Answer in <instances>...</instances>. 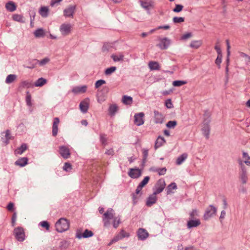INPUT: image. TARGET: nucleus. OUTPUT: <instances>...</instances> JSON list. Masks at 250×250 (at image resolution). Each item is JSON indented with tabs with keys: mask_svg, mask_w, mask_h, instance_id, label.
<instances>
[{
	"mask_svg": "<svg viewBox=\"0 0 250 250\" xmlns=\"http://www.w3.org/2000/svg\"><path fill=\"white\" fill-rule=\"evenodd\" d=\"M103 221L105 226H108L110 221H112L114 228H117L120 223V219L118 217L114 216V211L112 209L107 210L104 214Z\"/></svg>",
	"mask_w": 250,
	"mask_h": 250,
	"instance_id": "obj_1",
	"label": "nucleus"
},
{
	"mask_svg": "<svg viewBox=\"0 0 250 250\" xmlns=\"http://www.w3.org/2000/svg\"><path fill=\"white\" fill-rule=\"evenodd\" d=\"M55 227L57 231L62 232L68 229L69 223L67 219L61 218L56 222Z\"/></svg>",
	"mask_w": 250,
	"mask_h": 250,
	"instance_id": "obj_2",
	"label": "nucleus"
},
{
	"mask_svg": "<svg viewBox=\"0 0 250 250\" xmlns=\"http://www.w3.org/2000/svg\"><path fill=\"white\" fill-rule=\"evenodd\" d=\"M14 234L19 241H22L24 240L25 233L22 228L20 227L16 228L14 230Z\"/></svg>",
	"mask_w": 250,
	"mask_h": 250,
	"instance_id": "obj_3",
	"label": "nucleus"
},
{
	"mask_svg": "<svg viewBox=\"0 0 250 250\" xmlns=\"http://www.w3.org/2000/svg\"><path fill=\"white\" fill-rule=\"evenodd\" d=\"M166 183L164 179H161L159 180L156 184L155 187V194H157L161 193L165 188Z\"/></svg>",
	"mask_w": 250,
	"mask_h": 250,
	"instance_id": "obj_4",
	"label": "nucleus"
},
{
	"mask_svg": "<svg viewBox=\"0 0 250 250\" xmlns=\"http://www.w3.org/2000/svg\"><path fill=\"white\" fill-rule=\"evenodd\" d=\"M216 211V209L214 207L211 206L208 207L207 208L206 212L204 215V219H208L210 217H212L214 214H215Z\"/></svg>",
	"mask_w": 250,
	"mask_h": 250,
	"instance_id": "obj_5",
	"label": "nucleus"
},
{
	"mask_svg": "<svg viewBox=\"0 0 250 250\" xmlns=\"http://www.w3.org/2000/svg\"><path fill=\"white\" fill-rule=\"evenodd\" d=\"M145 114L143 112L137 113L134 115V123L137 125H141L144 123Z\"/></svg>",
	"mask_w": 250,
	"mask_h": 250,
	"instance_id": "obj_6",
	"label": "nucleus"
},
{
	"mask_svg": "<svg viewBox=\"0 0 250 250\" xmlns=\"http://www.w3.org/2000/svg\"><path fill=\"white\" fill-rule=\"evenodd\" d=\"M72 29V26L68 23H64L60 27V31L63 35L69 34Z\"/></svg>",
	"mask_w": 250,
	"mask_h": 250,
	"instance_id": "obj_7",
	"label": "nucleus"
},
{
	"mask_svg": "<svg viewBox=\"0 0 250 250\" xmlns=\"http://www.w3.org/2000/svg\"><path fill=\"white\" fill-rule=\"evenodd\" d=\"M60 153L64 158H68L70 155V149L68 146H61L60 147Z\"/></svg>",
	"mask_w": 250,
	"mask_h": 250,
	"instance_id": "obj_8",
	"label": "nucleus"
},
{
	"mask_svg": "<svg viewBox=\"0 0 250 250\" xmlns=\"http://www.w3.org/2000/svg\"><path fill=\"white\" fill-rule=\"evenodd\" d=\"M129 236V234L128 232L124 231V230H122L120 233L119 235L115 237L111 241V242L109 243L108 245H111L113 243L118 241L120 239H122V238H125V237H128Z\"/></svg>",
	"mask_w": 250,
	"mask_h": 250,
	"instance_id": "obj_9",
	"label": "nucleus"
},
{
	"mask_svg": "<svg viewBox=\"0 0 250 250\" xmlns=\"http://www.w3.org/2000/svg\"><path fill=\"white\" fill-rule=\"evenodd\" d=\"M90 100L88 98L85 99L80 104V108L83 112H86L88 108Z\"/></svg>",
	"mask_w": 250,
	"mask_h": 250,
	"instance_id": "obj_10",
	"label": "nucleus"
},
{
	"mask_svg": "<svg viewBox=\"0 0 250 250\" xmlns=\"http://www.w3.org/2000/svg\"><path fill=\"white\" fill-rule=\"evenodd\" d=\"M141 174V170L138 168H130L128 172L129 176L132 178H137Z\"/></svg>",
	"mask_w": 250,
	"mask_h": 250,
	"instance_id": "obj_11",
	"label": "nucleus"
},
{
	"mask_svg": "<svg viewBox=\"0 0 250 250\" xmlns=\"http://www.w3.org/2000/svg\"><path fill=\"white\" fill-rule=\"evenodd\" d=\"M160 43L158 46L162 49H166L170 44V40L167 38H163L160 39Z\"/></svg>",
	"mask_w": 250,
	"mask_h": 250,
	"instance_id": "obj_12",
	"label": "nucleus"
},
{
	"mask_svg": "<svg viewBox=\"0 0 250 250\" xmlns=\"http://www.w3.org/2000/svg\"><path fill=\"white\" fill-rule=\"evenodd\" d=\"M87 86L85 85L78 86L74 87L72 89V92L75 94H82L86 92Z\"/></svg>",
	"mask_w": 250,
	"mask_h": 250,
	"instance_id": "obj_13",
	"label": "nucleus"
},
{
	"mask_svg": "<svg viewBox=\"0 0 250 250\" xmlns=\"http://www.w3.org/2000/svg\"><path fill=\"white\" fill-rule=\"evenodd\" d=\"M60 123V120L58 118H55L53 121L52 126V135L56 136L57 134L58 131V125Z\"/></svg>",
	"mask_w": 250,
	"mask_h": 250,
	"instance_id": "obj_14",
	"label": "nucleus"
},
{
	"mask_svg": "<svg viewBox=\"0 0 250 250\" xmlns=\"http://www.w3.org/2000/svg\"><path fill=\"white\" fill-rule=\"evenodd\" d=\"M141 3L142 6L147 10L153 7V2L151 0H141Z\"/></svg>",
	"mask_w": 250,
	"mask_h": 250,
	"instance_id": "obj_15",
	"label": "nucleus"
},
{
	"mask_svg": "<svg viewBox=\"0 0 250 250\" xmlns=\"http://www.w3.org/2000/svg\"><path fill=\"white\" fill-rule=\"evenodd\" d=\"M154 119L155 122L157 124H161L164 120L163 115L157 111L154 112Z\"/></svg>",
	"mask_w": 250,
	"mask_h": 250,
	"instance_id": "obj_16",
	"label": "nucleus"
},
{
	"mask_svg": "<svg viewBox=\"0 0 250 250\" xmlns=\"http://www.w3.org/2000/svg\"><path fill=\"white\" fill-rule=\"evenodd\" d=\"M137 235L139 239L144 240L147 237L148 234L145 229H140L138 231Z\"/></svg>",
	"mask_w": 250,
	"mask_h": 250,
	"instance_id": "obj_17",
	"label": "nucleus"
},
{
	"mask_svg": "<svg viewBox=\"0 0 250 250\" xmlns=\"http://www.w3.org/2000/svg\"><path fill=\"white\" fill-rule=\"evenodd\" d=\"M200 221L199 219H191L188 222L187 226L188 228L196 227L200 225Z\"/></svg>",
	"mask_w": 250,
	"mask_h": 250,
	"instance_id": "obj_18",
	"label": "nucleus"
},
{
	"mask_svg": "<svg viewBox=\"0 0 250 250\" xmlns=\"http://www.w3.org/2000/svg\"><path fill=\"white\" fill-rule=\"evenodd\" d=\"M93 233L91 230H89L88 229H86L83 233H80L78 232L77 233V236L78 238H81L82 237L87 238L89 237H91L93 235Z\"/></svg>",
	"mask_w": 250,
	"mask_h": 250,
	"instance_id": "obj_19",
	"label": "nucleus"
},
{
	"mask_svg": "<svg viewBox=\"0 0 250 250\" xmlns=\"http://www.w3.org/2000/svg\"><path fill=\"white\" fill-rule=\"evenodd\" d=\"M202 130L204 135L206 136L207 138H208L209 132V127L208 121H207L206 123H204L203 124Z\"/></svg>",
	"mask_w": 250,
	"mask_h": 250,
	"instance_id": "obj_20",
	"label": "nucleus"
},
{
	"mask_svg": "<svg viewBox=\"0 0 250 250\" xmlns=\"http://www.w3.org/2000/svg\"><path fill=\"white\" fill-rule=\"evenodd\" d=\"M156 195L155 194V192H154L153 194L150 195L147 199V202H146V205L147 206H151L153 204H154L156 200H157V197Z\"/></svg>",
	"mask_w": 250,
	"mask_h": 250,
	"instance_id": "obj_21",
	"label": "nucleus"
},
{
	"mask_svg": "<svg viewBox=\"0 0 250 250\" xmlns=\"http://www.w3.org/2000/svg\"><path fill=\"white\" fill-rule=\"evenodd\" d=\"M75 6H70L64 10V15L65 17L73 16L75 10Z\"/></svg>",
	"mask_w": 250,
	"mask_h": 250,
	"instance_id": "obj_22",
	"label": "nucleus"
},
{
	"mask_svg": "<svg viewBox=\"0 0 250 250\" xmlns=\"http://www.w3.org/2000/svg\"><path fill=\"white\" fill-rule=\"evenodd\" d=\"M28 159L27 158H21L18 159L16 162L15 165L20 167L25 166L27 164Z\"/></svg>",
	"mask_w": 250,
	"mask_h": 250,
	"instance_id": "obj_23",
	"label": "nucleus"
},
{
	"mask_svg": "<svg viewBox=\"0 0 250 250\" xmlns=\"http://www.w3.org/2000/svg\"><path fill=\"white\" fill-rule=\"evenodd\" d=\"M5 7L8 11L13 12L16 10V5L14 2L9 1L6 4Z\"/></svg>",
	"mask_w": 250,
	"mask_h": 250,
	"instance_id": "obj_24",
	"label": "nucleus"
},
{
	"mask_svg": "<svg viewBox=\"0 0 250 250\" xmlns=\"http://www.w3.org/2000/svg\"><path fill=\"white\" fill-rule=\"evenodd\" d=\"M27 148V146L26 144H22L21 147L17 148L15 150V154L16 155L21 154L25 151Z\"/></svg>",
	"mask_w": 250,
	"mask_h": 250,
	"instance_id": "obj_25",
	"label": "nucleus"
},
{
	"mask_svg": "<svg viewBox=\"0 0 250 250\" xmlns=\"http://www.w3.org/2000/svg\"><path fill=\"white\" fill-rule=\"evenodd\" d=\"M166 141L163 137H159L156 140L155 148V149L158 148V147L161 146L165 143Z\"/></svg>",
	"mask_w": 250,
	"mask_h": 250,
	"instance_id": "obj_26",
	"label": "nucleus"
},
{
	"mask_svg": "<svg viewBox=\"0 0 250 250\" xmlns=\"http://www.w3.org/2000/svg\"><path fill=\"white\" fill-rule=\"evenodd\" d=\"M148 65L151 70H159L160 68L159 63L156 62H150Z\"/></svg>",
	"mask_w": 250,
	"mask_h": 250,
	"instance_id": "obj_27",
	"label": "nucleus"
},
{
	"mask_svg": "<svg viewBox=\"0 0 250 250\" xmlns=\"http://www.w3.org/2000/svg\"><path fill=\"white\" fill-rule=\"evenodd\" d=\"M114 62L122 61L124 58V55L122 53L113 54L111 56Z\"/></svg>",
	"mask_w": 250,
	"mask_h": 250,
	"instance_id": "obj_28",
	"label": "nucleus"
},
{
	"mask_svg": "<svg viewBox=\"0 0 250 250\" xmlns=\"http://www.w3.org/2000/svg\"><path fill=\"white\" fill-rule=\"evenodd\" d=\"M188 157V154L187 153H183L181 156L178 157L176 160L177 165L181 164Z\"/></svg>",
	"mask_w": 250,
	"mask_h": 250,
	"instance_id": "obj_29",
	"label": "nucleus"
},
{
	"mask_svg": "<svg viewBox=\"0 0 250 250\" xmlns=\"http://www.w3.org/2000/svg\"><path fill=\"white\" fill-rule=\"evenodd\" d=\"M34 84L31 81H25L21 82L20 84V86L22 87H33Z\"/></svg>",
	"mask_w": 250,
	"mask_h": 250,
	"instance_id": "obj_30",
	"label": "nucleus"
},
{
	"mask_svg": "<svg viewBox=\"0 0 250 250\" xmlns=\"http://www.w3.org/2000/svg\"><path fill=\"white\" fill-rule=\"evenodd\" d=\"M48 8L45 6L41 7L39 10L40 14L43 17H47L48 13Z\"/></svg>",
	"mask_w": 250,
	"mask_h": 250,
	"instance_id": "obj_31",
	"label": "nucleus"
},
{
	"mask_svg": "<svg viewBox=\"0 0 250 250\" xmlns=\"http://www.w3.org/2000/svg\"><path fill=\"white\" fill-rule=\"evenodd\" d=\"M177 188L176 184L175 183H172L171 184L168 185L167 188V194H169L173 193V190H175Z\"/></svg>",
	"mask_w": 250,
	"mask_h": 250,
	"instance_id": "obj_32",
	"label": "nucleus"
},
{
	"mask_svg": "<svg viewBox=\"0 0 250 250\" xmlns=\"http://www.w3.org/2000/svg\"><path fill=\"white\" fill-rule=\"evenodd\" d=\"M123 103L126 105H131L132 103V98L130 96H124L122 99Z\"/></svg>",
	"mask_w": 250,
	"mask_h": 250,
	"instance_id": "obj_33",
	"label": "nucleus"
},
{
	"mask_svg": "<svg viewBox=\"0 0 250 250\" xmlns=\"http://www.w3.org/2000/svg\"><path fill=\"white\" fill-rule=\"evenodd\" d=\"M240 181L243 184H245L247 182V180H248V177H247V176L246 174V172L243 169H242V172L240 174Z\"/></svg>",
	"mask_w": 250,
	"mask_h": 250,
	"instance_id": "obj_34",
	"label": "nucleus"
},
{
	"mask_svg": "<svg viewBox=\"0 0 250 250\" xmlns=\"http://www.w3.org/2000/svg\"><path fill=\"white\" fill-rule=\"evenodd\" d=\"M12 19L15 21L21 22H24L23 17L20 14H14L12 16Z\"/></svg>",
	"mask_w": 250,
	"mask_h": 250,
	"instance_id": "obj_35",
	"label": "nucleus"
},
{
	"mask_svg": "<svg viewBox=\"0 0 250 250\" xmlns=\"http://www.w3.org/2000/svg\"><path fill=\"white\" fill-rule=\"evenodd\" d=\"M34 35L37 38L43 37L44 35V32L42 29H38L34 32Z\"/></svg>",
	"mask_w": 250,
	"mask_h": 250,
	"instance_id": "obj_36",
	"label": "nucleus"
},
{
	"mask_svg": "<svg viewBox=\"0 0 250 250\" xmlns=\"http://www.w3.org/2000/svg\"><path fill=\"white\" fill-rule=\"evenodd\" d=\"M46 81L45 79L43 78H40L35 83L34 85L36 86H42L46 83Z\"/></svg>",
	"mask_w": 250,
	"mask_h": 250,
	"instance_id": "obj_37",
	"label": "nucleus"
},
{
	"mask_svg": "<svg viewBox=\"0 0 250 250\" xmlns=\"http://www.w3.org/2000/svg\"><path fill=\"white\" fill-rule=\"evenodd\" d=\"M202 44V42L199 41H193L190 43V47L193 48H198Z\"/></svg>",
	"mask_w": 250,
	"mask_h": 250,
	"instance_id": "obj_38",
	"label": "nucleus"
},
{
	"mask_svg": "<svg viewBox=\"0 0 250 250\" xmlns=\"http://www.w3.org/2000/svg\"><path fill=\"white\" fill-rule=\"evenodd\" d=\"M118 106L116 104H112L110 106L109 111L111 115H113L118 110Z\"/></svg>",
	"mask_w": 250,
	"mask_h": 250,
	"instance_id": "obj_39",
	"label": "nucleus"
},
{
	"mask_svg": "<svg viewBox=\"0 0 250 250\" xmlns=\"http://www.w3.org/2000/svg\"><path fill=\"white\" fill-rule=\"evenodd\" d=\"M16 78V76L15 75H9L6 79V83H10L13 82Z\"/></svg>",
	"mask_w": 250,
	"mask_h": 250,
	"instance_id": "obj_40",
	"label": "nucleus"
},
{
	"mask_svg": "<svg viewBox=\"0 0 250 250\" xmlns=\"http://www.w3.org/2000/svg\"><path fill=\"white\" fill-rule=\"evenodd\" d=\"M243 158L244 163L246 165H247L248 166L250 165V157L248 155V154L246 153H245V152L243 153Z\"/></svg>",
	"mask_w": 250,
	"mask_h": 250,
	"instance_id": "obj_41",
	"label": "nucleus"
},
{
	"mask_svg": "<svg viewBox=\"0 0 250 250\" xmlns=\"http://www.w3.org/2000/svg\"><path fill=\"white\" fill-rule=\"evenodd\" d=\"M177 125V122L175 121H170L166 125L167 127L169 128H174Z\"/></svg>",
	"mask_w": 250,
	"mask_h": 250,
	"instance_id": "obj_42",
	"label": "nucleus"
},
{
	"mask_svg": "<svg viewBox=\"0 0 250 250\" xmlns=\"http://www.w3.org/2000/svg\"><path fill=\"white\" fill-rule=\"evenodd\" d=\"M186 83L187 82L184 81H175L172 83L174 86H180Z\"/></svg>",
	"mask_w": 250,
	"mask_h": 250,
	"instance_id": "obj_43",
	"label": "nucleus"
},
{
	"mask_svg": "<svg viewBox=\"0 0 250 250\" xmlns=\"http://www.w3.org/2000/svg\"><path fill=\"white\" fill-rule=\"evenodd\" d=\"M149 179V177L148 176L145 177L143 180L140 183V185L144 187L148 183Z\"/></svg>",
	"mask_w": 250,
	"mask_h": 250,
	"instance_id": "obj_44",
	"label": "nucleus"
},
{
	"mask_svg": "<svg viewBox=\"0 0 250 250\" xmlns=\"http://www.w3.org/2000/svg\"><path fill=\"white\" fill-rule=\"evenodd\" d=\"M155 171L158 172L159 175H163L166 173L167 169L165 167L157 168Z\"/></svg>",
	"mask_w": 250,
	"mask_h": 250,
	"instance_id": "obj_45",
	"label": "nucleus"
},
{
	"mask_svg": "<svg viewBox=\"0 0 250 250\" xmlns=\"http://www.w3.org/2000/svg\"><path fill=\"white\" fill-rule=\"evenodd\" d=\"M173 21L174 23H181L184 21V18L182 17H174L173 19Z\"/></svg>",
	"mask_w": 250,
	"mask_h": 250,
	"instance_id": "obj_46",
	"label": "nucleus"
},
{
	"mask_svg": "<svg viewBox=\"0 0 250 250\" xmlns=\"http://www.w3.org/2000/svg\"><path fill=\"white\" fill-rule=\"evenodd\" d=\"M116 68L114 66L108 68L105 70V74L106 75H109L112 73L114 72L116 70Z\"/></svg>",
	"mask_w": 250,
	"mask_h": 250,
	"instance_id": "obj_47",
	"label": "nucleus"
},
{
	"mask_svg": "<svg viewBox=\"0 0 250 250\" xmlns=\"http://www.w3.org/2000/svg\"><path fill=\"white\" fill-rule=\"evenodd\" d=\"M165 105L167 108H171L173 107V104L170 99H167L165 102Z\"/></svg>",
	"mask_w": 250,
	"mask_h": 250,
	"instance_id": "obj_48",
	"label": "nucleus"
},
{
	"mask_svg": "<svg viewBox=\"0 0 250 250\" xmlns=\"http://www.w3.org/2000/svg\"><path fill=\"white\" fill-rule=\"evenodd\" d=\"M222 54H218L217 57L215 60V63L219 66L222 62Z\"/></svg>",
	"mask_w": 250,
	"mask_h": 250,
	"instance_id": "obj_49",
	"label": "nucleus"
},
{
	"mask_svg": "<svg viewBox=\"0 0 250 250\" xmlns=\"http://www.w3.org/2000/svg\"><path fill=\"white\" fill-rule=\"evenodd\" d=\"M40 225H41V226L42 227L45 228V229L47 230H49V224L47 222H46V221H42V222L40 223Z\"/></svg>",
	"mask_w": 250,
	"mask_h": 250,
	"instance_id": "obj_50",
	"label": "nucleus"
},
{
	"mask_svg": "<svg viewBox=\"0 0 250 250\" xmlns=\"http://www.w3.org/2000/svg\"><path fill=\"white\" fill-rule=\"evenodd\" d=\"M183 6L180 4L176 5L175 7L173 9V11L175 12H179L183 9Z\"/></svg>",
	"mask_w": 250,
	"mask_h": 250,
	"instance_id": "obj_51",
	"label": "nucleus"
},
{
	"mask_svg": "<svg viewBox=\"0 0 250 250\" xmlns=\"http://www.w3.org/2000/svg\"><path fill=\"white\" fill-rule=\"evenodd\" d=\"M169 26L168 25H165V26H161L158 27L157 28L155 29H153L150 31V33H152L153 32L157 30L160 29H168L169 28Z\"/></svg>",
	"mask_w": 250,
	"mask_h": 250,
	"instance_id": "obj_52",
	"label": "nucleus"
},
{
	"mask_svg": "<svg viewBox=\"0 0 250 250\" xmlns=\"http://www.w3.org/2000/svg\"><path fill=\"white\" fill-rule=\"evenodd\" d=\"M63 169L66 171H69L71 169V166L69 163H65Z\"/></svg>",
	"mask_w": 250,
	"mask_h": 250,
	"instance_id": "obj_53",
	"label": "nucleus"
},
{
	"mask_svg": "<svg viewBox=\"0 0 250 250\" xmlns=\"http://www.w3.org/2000/svg\"><path fill=\"white\" fill-rule=\"evenodd\" d=\"M26 101L27 104L28 105H29V106H31V104H32V103H31V96L28 93H27V96H26Z\"/></svg>",
	"mask_w": 250,
	"mask_h": 250,
	"instance_id": "obj_54",
	"label": "nucleus"
},
{
	"mask_svg": "<svg viewBox=\"0 0 250 250\" xmlns=\"http://www.w3.org/2000/svg\"><path fill=\"white\" fill-rule=\"evenodd\" d=\"M192 36L191 33H187L184 35H182L181 37L182 40H186L189 38H190Z\"/></svg>",
	"mask_w": 250,
	"mask_h": 250,
	"instance_id": "obj_55",
	"label": "nucleus"
},
{
	"mask_svg": "<svg viewBox=\"0 0 250 250\" xmlns=\"http://www.w3.org/2000/svg\"><path fill=\"white\" fill-rule=\"evenodd\" d=\"M100 140L101 142H102V144L104 146L106 145V138L105 135H101L100 136Z\"/></svg>",
	"mask_w": 250,
	"mask_h": 250,
	"instance_id": "obj_56",
	"label": "nucleus"
},
{
	"mask_svg": "<svg viewBox=\"0 0 250 250\" xmlns=\"http://www.w3.org/2000/svg\"><path fill=\"white\" fill-rule=\"evenodd\" d=\"M105 83V81H104V80H99V81H98L96 83H95V87H96V88H98V87H99L100 86H101L102 84H104V83Z\"/></svg>",
	"mask_w": 250,
	"mask_h": 250,
	"instance_id": "obj_57",
	"label": "nucleus"
},
{
	"mask_svg": "<svg viewBox=\"0 0 250 250\" xmlns=\"http://www.w3.org/2000/svg\"><path fill=\"white\" fill-rule=\"evenodd\" d=\"M17 219V214L16 212H14L12 217V225L13 226L15 225L16 221Z\"/></svg>",
	"mask_w": 250,
	"mask_h": 250,
	"instance_id": "obj_58",
	"label": "nucleus"
},
{
	"mask_svg": "<svg viewBox=\"0 0 250 250\" xmlns=\"http://www.w3.org/2000/svg\"><path fill=\"white\" fill-rule=\"evenodd\" d=\"M49 60L48 58H46L43 59V60H41V61H38V62H39V63L41 65H44L47 63L49 62Z\"/></svg>",
	"mask_w": 250,
	"mask_h": 250,
	"instance_id": "obj_59",
	"label": "nucleus"
},
{
	"mask_svg": "<svg viewBox=\"0 0 250 250\" xmlns=\"http://www.w3.org/2000/svg\"><path fill=\"white\" fill-rule=\"evenodd\" d=\"M7 208L9 211H12L14 209V204L12 203H9L7 207Z\"/></svg>",
	"mask_w": 250,
	"mask_h": 250,
	"instance_id": "obj_60",
	"label": "nucleus"
},
{
	"mask_svg": "<svg viewBox=\"0 0 250 250\" xmlns=\"http://www.w3.org/2000/svg\"><path fill=\"white\" fill-rule=\"evenodd\" d=\"M190 216L191 218H193L195 216H198V212L196 210H193L190 213Z\"/></svg>",
	"mask_w": 250,
	"mask_h": 250,
	"instance_id": "obj_61",
	"label": "nucleus"
},
{
	"mask_svg": "<svg viewBox=\"0 0 250 250\" xmlns=\"http://www.w3.org/2000/svg\"><path fill=\"white\" fill-rule=\"evenodd\" d=\"M215 49L216 50L218 54H222L219 45L216 44L215 46Z\"/></svg>",
	"mask_w": 250,
	"mask_h": 250,
	"instance_id": "obj_62",
	"label": "nucleus"
},
{
	"mask_svg": "<svg viewBox=\"0 0 250 250\" xmlns=\"http://www.w3.org/2000/svg\"><path fill=\"white\" fill-rule=\"evenodd\" d=\"M10 133L9 130H6L5 132V137H6L7 141L10 139L11 137L10 136Z\"/></svg>",
	"mask_w": 250,
	"mask_h": 250,
	"instance_id": "obj_63",
	"label": "nucleus"
},
{
	"mask_svg": "<svg viewBox=\"0 0 250 250\" xmlns=\"http://www.w3.org/2000/svg\"><path fill=\"white\" fill-rule=\"evenodd\" d=\"M143 188V187L139 184L136 189V193L137 194H139Z\"/></svg>",
	"mask_w": 250,
	"mask_h": 250,
	"instance_id": "obj_64",
	"label": "nucleus"
}]
</instances>
